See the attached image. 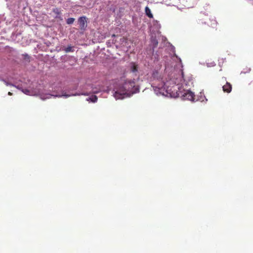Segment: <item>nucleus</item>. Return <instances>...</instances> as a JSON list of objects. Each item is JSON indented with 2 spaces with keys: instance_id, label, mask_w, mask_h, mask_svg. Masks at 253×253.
<instances>
[{
  "instance_id": "15",
  "label": "nucleus",
  "mask_w": 253,
  "mask_h": 253,
  "mask_svg": "<svg viewBox=\"0 0 253 253\" xmlns=\"http://www.w3.org/2000/svg\"><path fill=\"white\" fill-rule=\"evenodd\" d=\"M75 21V18H69L66 20V23L67 24H72L74 23Z\"/></svg>"
},
{
  "instance_id": "9",
  "label": "nucleus",
  "mask_w": 253,
  "mask_h": 253,
  "mask_svg": "<svg viewBox=\"0 0 253 253\" xmlns=\"http://www.w3.org/2000/svg\"><path fill=\"white\" fill-rule=\"evenodd\" d=\"M53 12L56 14V15L55 16V18L59 19L61 20H62L60 12L57 8H54L53 9Z\"/></svg>"
},
{
  "instance_id": "7",
  "label": "nucleus",
  "mask_w": 253,
  "mask_h": 253,
  "mask_svg": "<svg viewBox=\"0 0 253 253\" xmlns=\"http://www.w3.org/2000/svg\"><path fill=\"white\" fill-rule=\"evenodd\" d=\"M223 90L224 92L230 93L232 90V85L228 82L222 86Z\"/></svg>"
},
{
  "instance_id": "11",
  "label": "nucleus",
  "mask_w": 253,
  "mask_h": 253,
  "mask_svg": "<svg viewBox=\"0 0 253 253\" xmlns=\"http://www.w3.org/2000/svg\"><path fill=\"white\" fill-rule=\"evenodd\" d=\"M86 101H90L93 103H95L97 101V97L96 95H92L89 97L86 98Z\"/></svg>"
},
{
  "instance_id": "20",
  "label": "nucleus",
  "mask_w": 253,
  "mask_h": 253,
  "mask_svg": "<svg viewBox=\"0 0 253 253\" xmlns=\"http://www.w3.org/2000/svg\"><path fill=\"white\" fill-rule=\"evenodd\" d=\"M153 77L155 78V72L153 73Z\"/></svg>"
},
{
  "instance_id": "13",
  "label": "nucleus",
  "mask_w": 253,
  "mask_h": 253,
  "mask_svg": "<svg viewBox=\"0 0 253 253\" xmlns=\"http://www.w3.org/2000/svg\"><path fill=\"white\" fill-rule=\"evenodd\" d=\"M151 86L153 89V90L156 95L158 94V88L157 85H155L154 84H151Z\"/></svg>"
},
{
  "instance_id": "6",
  "label": "nucleus",
  "mask_w": 253,
  "mask_h": 253,
  "mask_svg": "<svg viewBox=\"0 0 253 253\" xmlns=\"http://www.w3.org/2000/svg\"><path fill=\"white\" fill-rule=\"evenodd\" d=\"M80 27L81 30H84L87 27V21L85 16H81L78 19Z\"/></svg>"
},
{
  "instance_id": "4",
  "label": "nucleus",
  "mask_w": 253,
  "mask_h": 253,
  "mask_svg": "<svg viewBox=\"0 0 253 253\" xmlns=\"http://www.w3.org/2000/svg\"><path fill=\"white\" fill-rule=\"evenodd\" d=\"M161 40L162 41V46H163V47H168L170 50V51H171L172 53H173L174 56H176V54L175 53L174 47L172 45H171L170 42H168L167 38L164 36H162Z\"/></svg>"
},
{
  "instance_id": "18",
  "label": "nucleus",
  "mask_w": 253,
  "mask_h": 253,
  "mask_svg": "<svg viewBox=\"0 0 253 253\" xmlns=\"http://www.w3.org/2000/svg\"><path fill=\"white\" fill-rule=\"evenodd\" d=\"M22 56L24 57L25 60H29L30 58V56L27 53L23 54Z\"/></svg>"
},
{
  "instance_id": "16",
  "label": "nucleus",
  "mask_w": 253,
  "mask_h": 253,
  "mask_svg": "<svg viewBox=\"0 0 253 253\" xmlns=\"http://www.w3.org/2000/svg\"><path fill=\"white\" fill-rule=\"evenodd\" d=\"M65 51L66 52H69L71 51H73L72 47L71 46H69L65 49Z\"/></svg>"
},
{
  "instance_id": "8",
  "label": "nucleus",
  "mask_w": 253,
  "mask_h": 253,
  "mask_svg": "<svg viewBox=\"0 0 253 253\" xmlns=\"http://www.w3.org/2000/svg\"><path fill=\"white\" fill-rule=\"evenodd\" d=\"M158 43V42L157 40L155 38H153L152 36L151 38V45L152 46L153 50H154V48L157 46Z\"/></svg>"
},
{
  "instance_id": "10",
  "label": "nucleus",
  "mask_w": 253,
  "mask_h": 253,
  "mask_svg": "<svg viewBox=\"0 0 253 253\" xmlns=\"http://www.w3.org/2000/svg\"><path fill=\"white\" fill-rule=\"evenodd\" d=\"M130 68L131 71L132 73H135L137 72V65L135 64V63L132 62L130 64Z\"/></svg>"
},
{
  "instance_id": "12",
  "label": "nucleus",
  "mask_w": 253,
  "mask_h": 253,
  "mask_svg": "<svg viewBox=\"0 0 253 253\" xmlns=\"http://www.w3.org/2000/svg\"><path fill=\"white\" fill-rule=\"evenodd\" d=\"M145 14L149 18H152L153 15L151 13V10L148 6H146L145 8Z\"/></svg>"
},
{
  "instance_id": "14",
  "label": "nucleus",
  "mask_w": 253,
  "mask_h": 253,
  "mask_svg": "<svg viewBox=\"0 0 253 253\" xmlns=\"http://www.w3.org/2000/svg\"><path fill=\"white\" fill-rule=\"evenodd\" d=\"M2 81L4 83V84L7 85V86H8V85H10V86H14L16 88H18V89H20L19 88V86H16L15 85H14L13 84H10L9 83H8L6 80H2Z\"/></svg>"
},
{
  "instance_id": "5",
  "label": "nucleus",
  "mask_w": 253,
  "mask_h": 253,
  "mask_svg": "<svg viewBox=\"0 0 253 253\" xmlns=\"http://www.w3.org/2000/svg\"><path fill=\"white\" fill-rule=\"evenodd\" d=\"M179 3L177 4V6L179 8H190L194 6V3L188 1L187 0H179Z\"/></svg>"
},
{
  "instance_id": "2",
  "label": "nucleus",
  "mask_w": 253,
  "mask_h": 253,
  "mask_svg": "<svg viewBox=\"0 0 253 253\" xmlns=\"http://www.w3.org/2000/svg\"><path fill=\"white\" fill-rule=\"evenodd\" d=\"M139 87L135 85L134 80H126L122 86L114 89L113 96L116 99H123L138 92Z\"/></svg>"
},
{
  "instance_id": "3",
  "label": "nucleus",
  "mask_w": 253,
  "mask_h": 253,
  "mask_svg": "<svg viewBox=\"0 0 253 253\" xmlns=\"http://www.w3.org/2000/svg\"><path fill=\"white\" fill-rule=\"evenodd\" d=\"M20 89L19 90H21L22 92H23L24 94L28 95H36L39 94L40 95V97L41 99L42 100H45L46 99H49L52 96L54 97H64L65 98L69 97L70 96H76V95H88V94L87 93H62V94H51L50 93H46V94H41L39 93V91H36L32 89H28L27 88H22L20 86H19Z\"/></svg>"
},
{
  "instance_id": "17",
  "label": "nucleus",
  "mask_w": 253,
  "mask_h": 253,
  "mask_svg": "<svg viewBox=\"0 0 253 253\" xmlns=\"http://www.w3.org/2000/svg\"><path fill=\"white\" fill-rule=\"evenodd\" d=\"M100 91H101V89H97V88H92V93H97L98 92H99Z\"/></svg>"
},
{
  "instance_id": "19",
  "label": "nucleus",
  "mask_w": 253,
  "mask_h": 253,
  "mask_svg": "<svg viewBox=\"0 0 253 253\" xmlns=\"http://www.w3.org/2000/svg\"><path fill=\"white\" fill-rule=\"evenodd\" d=\"M212 25H213V28H214L217 25V22H216L215 20H213V23H212Z\"/></svg>"
},
{
  "instance_id": "1",
  "label": "nucleus",
  "mask_w": 253,
  "mask_h": 253,
  "mask_svg": "<svg viewBox=\"0 0 253 253\" xmlns=\"http://www.w3.org/2000/svg\"><path fill=\"white\" fill-rule=\"evenodd\" d=\"M180 72V74H179L176 77H172L170 79L169 81L164 83L163 87L159 88V94L167 97H181L183 100L192 101L194 99L195 95L192 91L187 90L182 94V93H178L177 91L175 93L173 92V91L176 90L174 86L172 87L173 90H172V88H169V85L171 84V82L172 83V84L179 85L182 84L186 81L183 70H181Z\"/></svg>"
},
{
  "instance_id": "21",
  "label": "nucleus",
  "mask_w": 253,
  "mask_h": 253,
  "mask_svg": "<svg viewBox=\"0 0 253 253\" xmlns=\"http://www.w3.org/2000/svg\"><path fill=\"white\" fill-rule=\"evenodd\" d=\"M8 94H9V95H11V93H10V92H8Z\"/></svg>"
}]
</instances>
